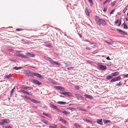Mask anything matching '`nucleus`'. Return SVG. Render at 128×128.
Returning <instances> with one entry per match:
<instances>
[{
	"label": "nucleus",
	"mask_w": 128,
	"mask_h": 128,
	"mask_svg": "<svg viewBox=\"0 0 128 128\" xmlns=\"http://www.w3.org/2000/svg\"><path fill=\"white\" fill-rule=\"evenodd\" d=\"M26 75L28 76H30L32 77H33L35 76L40 78L42 79L43 78V76L40 74L33 72L30 71H27L26 73Z\"/></svg>",
	"instance_id": "1"
},
{
	"label": "nucleus",
	"mask_w": 128,
	"mask_h": 128,
	"mask_svg": "<svg viewBox=\"0 0 128 128\" xmlns=\"http://www.w3.org/2000/svg\"><path fill=\"white\" fill-rule=\"evenodd\" d=\"M96 24L99 25H100L101 24L103 25H106L107 24L106 22L105 21L102 19H100L98 17H96Z\"/></svg>",
	"instance_id": "2"
},
{
	"label": "nucleus",
	"mask_w": 128,
	"mask_h": 128,
	"mask_svg": "<svg viewBox=\"0 0 128 128\" xmlns=\"http://www.w3.org/2000/svg\"><path fill=\"white\" fill-rule=\"evenodd\" d=\"M43 58L46 60L50 62L51 64L53 65H54L55 64L58 66H60V63L53 61L52 59L48 56H44Z\"/></svg>",
	"instance_id": "3"
},
{
	"label": "nucleus",
	"mask_w": 128,
	"mask_h": 128,
	"mask_svg": "<svg viewBox=\"0 0 128 128\" xmlns=\"http://www.w3.org/2000/svg\"><path fill=\"white\" fill-rule=\"evenodd\" d=\"M102 63H98L97 65L98 66V67L102 70H104L106 69V66L102 65Z\"/></svg>",
	"instance_id": "4"
},
{
	"label": "nucleus",
	"mask_w": 128,
	"mask_h": 128,
	"mask_svg": "<svg viewBox=\"0 0 128 128\" xmlns=\"http://www.w3.org/2000/svg\"><path fill=\"white\" fill-rule=\"evenodd\" d=\"M85 12L87 16H89V14L90 12V10L89 8L86 7L85 10Z\"/></svg>",
	"instance_id": "5"
},
{
	"label": "nucleus",
	"mask_w": 128,
	"mask_h": 128,
	"mask_svg": "<svg viewBox=\"0 0 128 128\" xmlns=\"http://www.w3.org/2000/svg\"><path fill=\"white\" fill-rule=\"evenodd\" d=\"M116 30L119 32L120 34L124 35L127 34V33L126 32L121 30H120L119 29L117 28Z\"/></svg>",
	"instance_id": "6"
},
{
	"label": "nucleus",
	"mask_w": 128,
	"mask_h": 128,
	"mask_svg": "<svg viewBox=\"0 0 128 128\" xmlns=\"http://www.w3.org/2000/svg\"><path fill=\"white\" fill-rule=\"evenodd\" d=\"M63 94V95L66 96H68L69 97L73 96L72 94L69 92H65V93H64Z\"/></svg>",
	"instance_id": "7"
},
{
	"label": "nucleus",
	"mask_w": 128,
	"mask_h": 128,
	"mask_svg": "<svg viewBox=\"0 0 128 128\" xmlns=\"http://www.w3.org/2000/svg\"><path fill=\"white\" fill-rule=\"evenodd\" d=\"M104 42L110 45H112L114 43V42L112 41L111 39L109 40L108 41L104 40Z\"/></svg>",
	"instance_id": "8"
},
{
	"label": "nucleus",
	"mask_w": 128,
	"mask_h": 128,
	"mask_svg": "<svg viewBox=\"0 0 128 128\" xmlns=\"http://www.w3.org/2000/svg\"><path fill=\"white\" fill-rule=\"evenodd\" d=\"M32 82L38 85L42 84L37 80H33Z\"/></svg>",
	"instance_id": "9"
},
{
	"label": "nucleus",
	"mask_w": 128,
	"mask_h": 128,
	"mask_svg": "<svg viewBox=\"0 0 128 128\" xmlns=\"http://www.w3.org/2000/svg\"><path fill=\"white\" fill-rule=\"evenodd\" d=\"M50 106L52 107L53 108L56 110H59V109L56 106L51 104L50 103Z\"/></svg>",
	"instance_id": "10"
},
{
	"label": "nucleus",
	"mask_w": 128,
	"mask_h": 128,
	"mask_svg": "<svg viewBox=\"0 0 128 128\" xmlns=\"http://www.w3.org/2000/svg\"><path fill=\"white\" fill-rule=\"evenodd\" d=\"M54 87L56 89L60 90H64V88L62 87V86H55Z\"/></svg>",
	"instance_id": "11"
},
{
	"label": "nucleus",
	"mask_w": 128,
	"mask_h": 128,
	"mask_svg": "<svg viewBox=\"0 0 128 128\" xmlns=\"http://www.w3.org/2000/svg\"><path fill=\"white\" fill-rule=\"evenodd\" d=\"M96 122L98 124L102 125L103 124V122H102V119L100 120L98 119L97 120Z\"/></svg>",
	"instance_id": "12"
},
{
	"label": "nucleus",
	"mask_w": 128,
	"mask_h": 128,
	"mask_svg": "<svg viewBox=\"0 0 128 128\" xmlns=\"http://www.w3.org/2000/svg\"><path fill=\"white\" fill-rule=\"evenodd\" d=\"M112 78L113 76L112 75H108L106 76V80H109L112 79Z\"/></svg>",
	"instance_id": "13"
},
{
	"label": "nucleus",
	"mask_w": 128,
	"mask_h": 128,
	"mask_svg": "<svg viewBox=\"0 0 128 128\" xmlns=\"http://www.w3.org/2000/svg\"><path fill=\"white\" fill-rule=\"evenodd\" d=\"M83 120L84 121H86L87 122H90L91 124H92L93 123V122L92 121L88 120L85 118H84L83 119Z\"/></svg>",
	"instance_id": "14"
},
{
	"label": "nucleus",
	"mask_w": 128,
	"mask_h": 128,
	"mask_svg": "<svg viewBox=\"0 0 128 128\" xmlns=\"http://www.w3.org/2000/svg\"><path fill=\"white\" fill-rule=\"evenodd\" d=\"M103 121L104 123L105 124H107L108 123L110 124L111 123V122L110 120H103Z\"/></svg>",
	"instance_id": "15"
},
{
	"label": "nucleus",
	"mask_w": 128,
	"mask_h": 128,
	"mask_svg": "<svg viewBox=\"0 0 128 128\" xmlns=\"http://www.w3.org/2000/svg\"><path fill=\"white\" fill-rule=\"evenodd\" d=\"M22 88L23 89H24L25 90H30L31 89H32L33 88L31 87H26L25 86H23L22 87Z\"/></svg>",
	"instance_id": "16"
},
{
	"label": "nucleus",
	"mask_w": 128,
	"mask_h": 128,
	"mask_svg": "<svg viewBox=\"0 0 128 128\" xmlns=\"http://www.w3.org/2000/svg\"><path fill=\"white\" fill-rule=\"evenodd\" d=\"M30 100L32 102L36 104L40 103V101H37L35 99H31Z\"/></svg>",
	"instance_id": "17"
},
{
	"label": "nucleus",
	"mask_w": 128,
	"mask_h": 128,
	"mask_svg": "<svg viewBox=\"0 0 128 128\" xmlns=\"http://www.w3.org/2000/svg\"><path fill=\"white\" fill-rule=\"evenodd\" d=\"M112 76H115L119 75V72H116L112 73Z\"/></svg>",
	"instance_id": "18"
},
{
	"label": "nucleus",
	"mask_w": 128,
	"mask_h": 128,
	"mask_svg": "<svg viewBox=\"0 0 128 128\" xmlns=\"http://www.w3.org/2000/svg\"><path fill=\"white\" fill-rule=\"evenodd\" d=\"M2 120L4 124L5 123H7L9 122V120L8 119H5Z\"/></svg>",
	"instance_id": "19"
},
{
	"label": "nucleus",
	"mask_w": 128,
	"mask_h": 128,
	"mask_svg": "<svg viewBox=\"0 0 128 128\" xmlns=\"http://www.w3.org/2000/svg\"><path fill=\"white\" fill-rule=\"evenodd\" d=\"M84 96L86 98H89L90 99H92L93 98L90 95L86 94L84 95Z\"/></svg>",
	"instance_id": "20"
},
{
	"label": "nucleus",
	"mask_w": 128,
	"mask_h": 128,
	"mask_svg": "<svg viewBox=\"0 0 128 128\" xmlns=\"http://www.w3.org/2000/svg\"><path fill=\"white\" fill-rule=\"evenodd\" d=\"M15 88V87H14L12 89V90L11 91V94L10 95V96H13V93L14 90Z\"/></svg>",
	"instance_id": "21"
},
{
	"label": "nucleus",
	"mask_w": 128,
	"mask_h": 128,
	"mask_svg": "<svg viewBox=\"0 0 128 128\" xmlns=\"http://www.w3.org/2000/svg\"><path fill=\"white\" fill-rule=\"evenodd\" d=\"M42 121L46 125H48L49 124V123L45 120H42Z\"/></svg>",
	"instance_id": "22"
},
{
	"label": "nucleus",
	"mask_w": 128,
	"mask_h": 128,
	"mask_svg": "<svg viewBox=\"0 0 128 128\" xmlns=\"http://www.w3.org/2000/svg\"><path fill=\"white\" fill-rule=\"evenodd\" d=\"M4 77L7 79H9L11 77V75L10 74L6 75L4 76Z\"/></svg>",
	"instance_id": "23"
},
{
	"label": "nucleus",
	"mask_w": 128,
	"mask_h": 128,
	"mask_svg": "<svg viewBox=\"0 0 128 128\" xmlns=\"http://www.w3.org/2000/svg\"><path fill=\"white\" fill-rule=\"evenodd\" d=\"M57 103L60 104H66V102H58Z\"/></svg>",
	"instance_id": "24"
},
{
	"label": "nucleus",
	"mask_w": 128,
	"mask_h": 128,
	"mask_svg": "<svg viewBox=\"0 0 128 128\" xmlns=\"http://www.w3.org/2000/svg\"><path fill=\"white\" fill-rule=\"evenodd\" d=\"M26 54L27 55H31V56H35V54H31V53H30L28 52H26Z\"/></svg>",
	"instance_id": "25"
},
{
	"label": "nucleus",
	"mask_w": 128,
	"mask_h": 128,
	"mask_svg": "<svg viewBox=\"0 0 128 128\" xmlns=\"http://www.w3.org/2000/svg\"><path fill=\"white\" fill-rule=\"evenodd\" d=\"M115 78H116V81L120 80H121V78L120 76H119L117 77H115Z\"/></svg>",
	"instance_id": "26"
},
{
	"label": "nucleus",
	"mask_w": 128,
	"mask_h": 128,
	"mask_svg": "<svg viewBox=\"0 0 128 128\" xmlns=\"http://www.w3.org/2000/svg\"><path fill=\"white\" fill-rule=\"evenodd\" d=\"M74 95L76 96L77 97H78V98H81V99H82V96H80V95L78 94H74Z\"/></svg>",
	"instance_id": "27"
},
{
	"label": "nucleus",
	"mask_w": 128,
	"mask_h": 128,
	"mask_svg": "<svg viewBox=\"0 0 128 128\" xmlns=\"http://www.w3.org/2000/svg\"><path fill=\"white\" fill-rule=\"evenodd\" d=\"M116 81V80L115 77H114L110 80V82L111 83H113Z\"/></svg>",
	"instance_id": "28"
},
{
	"label": "nucleus",
	"mask_w": 128,
	"mask_h": 128,
	"mask_svg": "<svg viewBox=\"0 0 128 128\" xmlns=\"http://www.w3.org/2000/svg\"><path fill=\"white\" fill-rule=\"evenodd\" d=\"M22 68V67H14L13 68L16 70H20Z\"/></svg>",
	"instance_id": "29"
},
{
	"label": "nucleus",
	"mask_w": 128,
	"mask_h": 128,
	"mask_svg": "<svg viewBox=\"0 0 128 128\" xmlns=\"http://www.w3.org/2000/svg\"><path fill=\"white\" fill-rule=\"evenodd\" d=\"M123 84V83L121 81L118 84H116V85L117 86H122Z\"/></svg>",
	"instance_id": "30"
},
{
	"label": "nucleus",
	"mask_w": 128,
	"mask_h": 128,
	"mask_svg": "<svg viewBox=\"0 0 128 128\" xmlns=\"http://www.w3.org/2000/svg\"><path fill=\"white\" fill-rule=\"evenodd\" d=\"M49 128H55L56 127V126L54 124H50L49 126Z\"/></svg>",
	"instance_id": "31"
},
{
	"label": "nucleus",
	"mask_w": 128,
	"mask_h": 128,
	"mask_svg": "<svg viewBox=\"0 0 128 128\" xmlns=\"http://www.w3.org/2000/svg\"><path fill=\"white\" fill-rule=\"evenodd\" d=\"M65 90V89L64 88V90H61L60 91H61L60 92V94H61L63 95V94L64 93H65V92H65V91H64V90Z\"/></svg>",
	"instance_id": "32"
},
{
	"label": "nucleus",
	"mask_w": 128,
	"mask_h": 128,
	"mask_svg": "<svg viewBox=\"0 0 128 128\" xmlns=\"http://www.w3.org/2000/svg\"><path fill=\"white\" fill-rule=\"evenodd\" d=\"M43 114L48 117L50 118V116L48 114L43 113Z\"/></svg>",
	"instance_id": "33"
},
{
	"label": "nucleus",
	"mask_w": 128,
	"mask_h": 128,
	"mask_svg": "<svg viewBox=\"0 0 128 128\" xmlns=\"http://www.w3.org/2000/svg\"><path fill=\"white\" fill-rule=\"evenodd\" d=\"M62 112L66 115H68V112L66 110H64V111Z\"/></svg>",
	"instance_id": "34"
},
{
	"label": "nucleus",
	"mask_w": 128,
	"mask_h": 128,
	"mask_svg": "<svg viewBox=\"0 0 128 128\" xmlns=\"http://www.w3.org/2000/svg\"><path fill=\"white\" fill-rule=\"evenodd\" d=\"M78 109L79 110H81L83 111H85L86 112H87V110H86L85 109L82 108H80V107H79L78 108Z\"/></svg>",
	"instance_id": "35"
},
{
	"label": "nucleus",
	"mask_w": 128,
	"mask_h": 128,
	"mask_svg": "<svg viewBox=\"0 0 128 128\" xmlns=\"http://www.w3.org/2000/svg\"><path fill=\"white\" fill-rule=\"evenodd\" d=\"M124 28L125 29H127L128 28V27L126 25V24H125L124 23Z\"/></svg>",
	"instance_id": "36"
},
{
	"label": "nucleus",
	"mask_w": 128,
	"mask_h": 128,
	"mask_svg": "<svg viewBox=\"0 0 128 128\" xmlns=\"http://www.w3.org/2000/svg\"><path fill=\"white\" fill-rule=\"evenodd\" d=\"M74 68V67H71L67 68V70H71L73 69Z\"/></svg>",
	"instance_id": "37"
},
{
	"label": "nucleus",
	"mask_w": 128,
	"mask_h": 128,
	"mask_svg": "<svg viewBox=\"0 0 128 128\" xmlns=\"http://www.w3.org/2000/svg\"><path fill=\"white\" fill-rule=\"evenodd\" d=\"M90 3V4L91 5H92L93 4V2L92 0H88Z\"/></svg>",
	"instance_id": "38"
},
{
	"label": "nucleus",
	"mask_w": 128,
	"mask_h": 128,
	"mask_svg": "<svg viewBox=\"0 0 128 128\" xmlns=\"http://www.w3.org/2000/svg\"><path fill=\"white\" fill-rule=\"evenodd\" d=\"M74 88L76 90H78L79 89L80 87L79 86H74Z\"/></svg>",
	"instance_id": "39"
},
{
	"label": "nucleus",
	"mask_w": 128,
	"mask_h": 128,
	"mask_svg": "<svg viewBox=\"0 0 128 128\" xmlns=\"http://www.w3.org/2000/svg\"><path fill=\"white\" fill-rule=\"evenodd\" d=\"M127 10V8H126V7L125 8H124L123 10V12L124 13H125Z\"/></svg>",
	"instance_id": "40"
},
{
	"label": "nucleus",
	"mask_w": 128,
	"mask_h": 128,
	"mask_svg": "<svg viewBox=\"0 0 128 128\" xmlns=\"http://www.w3.org/2000/svg\"><path fill=\"white\" fill-rule=\"evenodd\" d=\"M85 49L86 50H90L91 49V48H90L88 46L86 47L85 48Z\"/></svg>",
	"instance_id": "41"
},
{
	"label": "nucleus",
	"mask_w": 128,
	"mask_h": 128,
	"mask_svg": "<svg viewBox=\"0 0 128 128\" xmlns=\"http://www.w3.org/2000/svg\"><path fill=\"white\" fill-rule=\"evenodd\" d=\"M20 91L23 93H24L25 94H26V91H25L24 90H20Z\"/></svg>",
	"instance_id": "42"
},
{
	"label": "nucleus",
	"mask_w": 128,
	"mask_h": 128,
	"mask_svg": "<svg viewBox=\"0 0 128 128\" xmlns=\"http://www.w3.org/2000/svg\"><path fill=\"white\" fill-rule=\"evenodd\" d=\"M24 97L25 98H26V99L30 100L31 99H30V98L28 97V96H24Z\"/></svg>",
	"instance_id": "43"
},
{
	"label": "nucleus",
	"mask_w": 128,
	"mask_h": 128,
	"mask_svg": "<svg viewBox=\"0 0 128 128\" xmlns=\"http://www.w3.org/2000/svg\"><path fill=\"white\" fill-rule=\"evenodd\" d=\"M84 41H86V42H89L90 43L89 44H94L93 43H91V42H90L88 40H84Z\"/></svg>",
	"instance_id": "44"
},
{
	"label": "nucleus",
	"mask_w": 128,
	"mask_h": 128,
	"mask_svg": "<svg viewBox=\"0 0 128 128\" xmlns=\"http://www.w3.org/2000/svg\"><path fill=\"white\" fill-rule=\"evenodd\" d=\"M116 2L115 1H114L112 3V6H114L115 5Z\"/></svg>",
	"instance_id": "45"
},
{
	"label": "nucleus",
	"mask_w": 128,
	"mask_h": 128,
	"mask_svg": "<svg viewBox=\"0 0 128 128\" xmlns=\"http://www.w3.org/2000/svg\"><path fill=\"white\" fill-rule=\"evenodd\" d=\"M10 60L11 61H12L13 62H16V60H13L12 59H10Z\"/></svg>",
	"instance_id": "46"
},
{
	"label": "nucleus",
	"mask_w": 128,
	"mask_h": 128,
	"mask_svg": "<svg viewBox=\"0 0 128 128\" xmlns=\"http://www.w3.org/2000/svg\"><path fill=\"white\" fill-rule=\"evenodd\" d=\"M4 127L6 128H12V127L10 126H6Z\"/></svg>",
	"instance_id": "47"
},
{
	"label": "nucleus",
	"mask_w": 128,
	"mask_h": 128,
	"mask_svg": "<svg viewBox=\"0 0 128 128\" xmlns=\"http://www.w3.org/2000/svg\"><path fill=\"white\" fill-rule=\"evenodd\" d=\"M107 10V8H104L103 10V11L104 12H105Z\"/></svg>",
	"instance_id": "48"
},
{
	"label": "nucleus",
	"mask_w": 128,
	"mask_h": 128,
	"mask_svg": "<svg viewBox=\"0 0 128 128\" xmlns=\"http://www.w3.org/2000/svg\"><path fill=\"white\" fill-rule=\"evenodd\" d=\"M17 56H25L21 54H18Z\"/></svg>",
	"instance_id": "49"
},
{
	"label": "nucleus",
	"mask_w": 128,
	"mask_h": 128,
	"mask_svg": "<svg viewBox=\"0 0 128 128\" xmlns=\"http://www.w3.org/2000/svg\"><path fill=\"white\" fill-rule=\"evenodd\" d=\"M62 122L64 123L65 124H66L67 122V121L65 120H64Z\"/></svg>",
	"instance_id": "50"
},
{
	"label": "nucleus",
	"mask_w": 128,
	"mask_h": 128,
	"mask_svg": "<svg viewBox=\"0 0 128 128\" xmlns=\"http://www.w3.org/2000/svg\"><path fill=\"white\" fill-rule=\"evenodd\" d=\"M4 123L3 122H0V125H4Z\"/></svg>",
	"instance_id": "51"
},
{
	"label": "nucleus",
	"mask_w": 128,
	"mask_h": 128,
	"mask_svg": "<svg viewBox=\"0 0 128 128\" xmlns=\"http://www.w3.org/2000/svg\"><path fill=\"white\" fill-rule=\"evenodd\" d=\"M124 78H128V74H126L125 75H124Z\"/></svg>",
	"instance_id": "52"
},
{
	"label": "nucleus",
	"mask_w": 128,
	"mask_h": 128,
	"mask_svg": "<svg viewBox=\"0 0 128 128\" xmlns=\"http://www.w3.org/2000/svg\"><path fill=\"white\" fill-rule=\"evenodd\" d=\"M60 121L61 122H62L64 120L62 118H60Z\"/></svg>",
	"instance_id": "53"
},
{
	"label": "nucleus",
	"mask_w": 128,
	"mask_h": 128,
	"mask_svg": "<svg viewBox=\"0 0 128 128\" xmlns=\"http://www.w3.org/2000/svg\"><path fill=\"white\" fill-rule=\"evenodd\" d=\"M97 46H96L95 45H94L93 46H92V48H96V47H97Z\"/></svg>",
	"instance_id": "54"
},
{
	"label": "nucleus",
	"mask_w": 128,
	"mask_h": 128,
	"mask_svg": "<svg viewBox=\"0 0 128 128\" xmlns=\"http://www.w3.org/2000/svg\"><path fill=\"white\" fill-rule=\"evenodd\" d=\"M114 10H113L111 12H110V14H111L114 12Z\"/></svg>",
	"instance_id": "55"
},
{
	"label": "nucleus",
	"mask_w": 128,
	"mask_h": 128,
	"mask_svg": "<svg viewBox=\"0 0 128 128\" xmlns=\"http://www.w3.org/2000/svg\"><path fill=\"white\" fill-rule=\"evenodd\" d=\"M109 57V56H107L106 58V59L108 60H110V59Z\"/></svg>",
	"instance_id": "56"
},
{
	"label": "nucleus",
	"mask_w": 128,
	"mask_h": 128,
	"mask_svg": "<svg viewBox=\"0 0 128 128\" xmlns=\"http://www.w3.org/2000/svg\"><path fill=\"white\" fill-rule=\"evenodd\" d=\"M16 30L17 31H20L21 30H20V29H19V28H17L16 29Z\"/></svg>",
	"instance_id": "57"
},
{
	"label": "nucleus",
	"mask_w": 128,
	"mask_h": 128,
	"mask_svg": "<svg viewBox=\"0 0 128 128\" xmlns=\"http://www.w3.org/2000/svg\"><path fill=\"white\" fill-rule=\"evenodd\" d=\"M26 94H27V95H31V94H30V93L29 92H26Z\"/></svg>",
	"instance_id": "58"
},
{
	"label": "nucleus",
	"mask_w": 128,
	"mask_h": 128,
	"mask_svg": "<svg viewBox=\"0 0 128 128\" xmlns=\"http://www.w3.org/2000/svg\"><path fill=\"white\" fill-rule=\"evenodd\" d=\"M119 21L118 20H117L115 22V23L116 24H117V23H118Z\"/></svg>",
	"instance_id": "59"
},
{
	"label": "nucleus",
	"mask_w": 128,
	"mask_h": 128,
	"mask_svg": "<svg viewBox=\"0 0 128 128\" xmlns=\"http://www.w3.org/2000/svg\"><path fill=\"white\" fill-rule=\"evenodd\" d=\"M60 128H66L65 126H61Z\"/></svg>",
	"instance_id": "60"
},
{
	"label": "nucleus",
	"mask_w": 128,
	"mask_h": 128,
	"mask_svg": "<svg viewBox=\"0 0 128 128\" xmlns=\"http://www.w3.org/2000/svg\"><path fill=\"white\" fill-rule=\"evenodd\" d=\"M22 52L21 51H16V52L18 53H20V52Z\"/></svg>",
	"instance_id": "61"
},
{
	"label": "nucleus",
	"mask_w": 128,
	"mask_h": 128,
	"mask_svg": "<svg viewBox=\"0 0 128 128\" xmlns=\"http://www.w3.org/2000/svg\"><path fill=\"white\" fill-rule=\"evenodd\" d=\"M107 1H105V2H104V3H103V4H105L106 2H107Z\"/></svg>",
	"instance_id": "62"
},
{
	"label": "nucleus",
	"mask_w": 128,
	"mask_h": 128,
	"mask_svg": "<svg viewBox=\"0 0 128 128\" xmlns=\"http://www.w3.org/2000/svg\"><path fill=\"white\" fill-rule=\"evenodd\" d=\"M128 121V118L125 121V122L126 123Z\"/></svg>",
	"instance_id": "63"
},
{
	"label": "nucleus",
	"mask_w": 128,
	"mask_h": 128,
	"mask_svg": "<svg viewBox=\"0 0 128 128\" xmlns=\"http://www.w3.org/2000/svg\"><path fill=\"white\" fill-rule=\"evenodd\" d=\"M126 20L128 21V17H126Z\"/></svg>",
	"instance_id": "64"
}]
</instances>
